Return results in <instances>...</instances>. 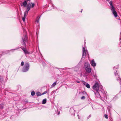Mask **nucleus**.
Returning a JSON list of instances; mask_svg holds the SVG:
<instances>
[{"instance_id": "nucleus-11", "label": "nucleus", "mask_w": 121, "mask_h": 121, "mask_svg": "<svg viewBox=\"0 0 121 121\" xmlns=\"http://www.w3.org/2000/svg\"><path fill=\"white\" fill-rule=\"evenodd\" d=\"M98 86V87H99L98 91H103V86L102 85H100L99 84Z\"/></svg>"}, {"instance_id": "nucleus-9", "label": "nucleus", "mask_w": 121, "mask_h": 121, "mask_svg": "<svg viewBox=\"0 0 121 121\" xmlns=\"http://www.w3.org/2000/svg\"><path fill=\"white\" fill-rule=\"evenodd\" d=\"M31 4L30 3L28 4L26 6L27 8L26 11L27 12H28V11L30 10L31 8Z\"/></svg>"}, {"instance_id": "nucleus-43", "label": "nucleus", "mask_w": 121, "mask_h": 121, "mask_svg": "<svg viewBox=\"0 0 121 121\" xmlns=\"http://www.w3.org/2000/svg\"><path fill=\"white\" fill-rule=\"evenodd\" d=\"M81 12H82V11H81Z\"/></svg>"}, {"instance_id": "nucleus-12", "label": "nucleus", "mask_w": 121, "mask_h": 121, "mask_svg": "<svg viewBox=\"0 0 121 121\" xmlns=\"http://www.w3.org/2000/svg\"><path fill=\"white\" fill-rule=\"evenodd\" d=\"M83 84L87 88H90V85L86 83L85 82H84Z\"/></svg>"}, {"instance_id": "nucleus-3", "label": "nucleus", "mask_w": 121, "mask_h": 121, "mask_svg": "<svg viewBox=\"0 0 121 121\" xmlns=\"http://www.w3.org/2000/svg\"><path fill=\"white\" fill-rule=\"evenodd\" d=\"M109 3L110 5L111 6L110 9L111 10L113 14L114 15V16L115 17H117V13L115 11L114 8L112 5V1H110Z\"/></svg>"}, {"instance_id": "nucleus-40", "label": "nucleus", "mask_w": 121, "mask_h": 121, "mask_svg": "<svg viewBox=\"0 0 121 121\" xmlns=\"http://www.w3.org/2000/svg\"><path fill=\"white\" fill-rule=\"evenodd\" d=\"M120 44H121V42H120Z\"/></svg>"}, {"instance_id": "nucleus-28", "label": "nucleus", "mask_w": 121, "mask_h": 121, "mask_svg": "<svg viewBox=\"0 0 121 121\" xmlns=\"http://www.w3.org/2000/svg\"><path fill=\"white\" fill-rule=\"evenodd\" d=\"M47 91H45L43 93H42V95H44V94H45L47 93Z\"/></svg>"}, {"instance_id": "nucleus-42", "label": "nucleus", "mask_w": 121, "mask_h": 121, "mask_svg": "<svg viewBox=\"0 0 121 121\" xmlns=\"http://www.w3.org/2000/svg\"><path fill=\"white\" fill-rule=\"evenodd\" d=\"M81 12H82V11H81Z\"/></svg>"}, {"instance_id": "nucleus-17", "label": "nucleus", "mask_w": 121, "mask_h": 121, "mask_svg": "<svg viewBox=\"0 0 121 121\" xmlns=\"http://www.w3.org/2000/svg\"><path fill=\"white\" fill-rule=\"evenodd\" d=\"M117 80L118 81H120L121 80V78L119 77L118 75H117Z\"/></svg>"}, {"instance_id": "nucleus-4", "label": "nucleus", "mask_w": 121, "mask_h": 121, "mask_svg": "<svg viewBox=\"0 0 121 121\" xmlns=\"http://www.w3.org/2000/svg\"><path fill=\"white\" fill-rule=\"evenodd\" d=\"M29 64L27 63H25L22 69V72H27L29 69Z\"/></svg>"}, {"instance_id": "nucleus-10", "label": "nucleus", "mask_w": 121, "mask_h": 121, "mask_svg": "<svg viewBox=\"0 0 121 121\" xmlns=\"http://www.w3.org/2000/svg\"><path fill=\"white\" fill-rule=\"evenodd\" d=\"M27 2L26 0H25L23 2L22 4H21V6H24L25 7H26L27 5Z\"/></svg>"}, {"instance_id": "nucleus-25", "label": "nucleus", "mask_w": 121, "mask_h": 121, "mask_svg": "<svg viewBox=\"0 0 121 121\" xmlns=\"http://www.w3.org/2000/svg\"><path fill=\"white\" fill-rule=\"evenodd\" d=\"M118 68V66H114L113 68V69H117Z\"/></svg>"}, {"instance_id": "nucleus-27", "label": "nucleus", "mask_w": 121, "mask_h": 121, "mask_svg": "<svg viewBox=\"0 0 121 121\" xmlns=\"http://www.w3.org/2000/svg\"><path fill=\"white\" fill-rule=\"evenodd\" d=\"M52 7H53V9H57L56 8V7H55L54 6V5L52 4Z\"/></svg>"}, {"instance_id": "nucleus-35", "label": "nucleus", "mask_w": 121, "mask_h": 121, "mask_svg": "<svg viewBox=\"0 0 121 121\" xmlns=\"http://www.w3.org/2000/svg\"><path fill=\"white\" fill-rule=\"evenodd\" d=\"M60 112H58V113H57V114L58 115L60 114Z\"/></svg>"}, {"instance_id": "nucleus-32", "label": "nucleus", "mask_w": 121, "mask_h": 121, "mask_svg": "<svg viewBox=\"0 0 121 121\" xmlns=\"http://www.w3.org/2000/svg\"><path fill=\"white\" fill-rule=\"evenodd\" d=\"M76 82L77 83H80V82L79 81H76Z\"/></svg>"}, {"instance_id": "nucleus-16", "label": "nucleus", "mask_w": 121, "mask_h": 121, "mask_svg": "<svg viewBox=\"0 0 121 121\" xmlns=\"http://www.w3.org/2000/svg\"><path fill=\"white\" fill-rule=\"evenodd\" d=\"M56 82H54L53 84L51 85V87H53L54 86H55L56 84Z\"/></svg>"}, {"instance_id": "nucleus-8", "label": "nucleus", "mask_w": 121, "mask_h": 121, "mask_svg": "<svg viewBox=\"0 0 121 121\" xmlns=\"http://www.w3.org/2000/svg\"><path fill=\"white\" fill-rule=\"evenodd\" d=\"M90 63L92 66L93 67H94L96 66V63L95 62L94 59H92L91 61L90 62Z\"/></svg>"}, {"instance_id": "nucleus-18", "label": "nucleus", "mask_w": 121, "mask_h": 121, "mask_svg": "<svg viewBox=\"0 0 121 121\" xmlns=\"http://www.w3.org/2000/svg\"><path fill=\"white\" fill-rule=\"evenodd\" d=\"M28 12H27L26 11V12L24 13V17H26V16H27V15Z\"/></svg>"}, {"instance_id": "nucleus-5", "label": "nucleus", "mask_w": 121, "mask_h": 121, "mask_svg": "<svg viewBox=\"0 0 121 121\" xmlns=\"http://www.w3.org/2000/svg\"><path fill=\"white\" fill-rule=\"evenodd\" d=\"M28 37L27 35H25L22 38V45L25 46H26L25 43L27 41Z\"/></svg>"}, {"instance_id": "nucleus-37", "label": "nucleus", "mask_w": 121, "mask_h": 121, "mask_svg": "<svg viewBox=\"0 0 121 121\" xmlns=\"http://www.w3.org/2000/svg\"><path fill=\"white\" fill-rule=\"evenodd\" d=\"M120 84L121 85V80L120 81Z\"/></svg>"}, {"instance_id": "nucleus-7", "label": "nucleus", "mask_w": 121, "mask_h": 121, "mask_svg": "<svg viewBox=\"0 0 121 121\" xmlns=\"http://www.w3.org/2000/svg\"><path fill=\"white\" fill-rule=\"evenodd\" d=\"M21 49L23 50V51L24 52V53L25 55H26L27 54H29V52H28V51L27 50V49L24 48H21Z\"/></svg>"}, {"instance_id": "nucleus-39", "label": "nucleus", "mask_w": 121, "mask_h": 121, "mask_svg": "<svg viewBox=\"0 0 121 121\" xmlns=\"http://www.w3.org/2000/svg\"><path fill=\"white\" fill-rule=\"evenodd\" d=\"M120 40H121V38L120 39Z\"/></svg>"}, {"instance_id": "nucleus-22", "label": "nucleus", "mask_w": 121, "mask_h": 121, "mask_svg": "<svg viewBox=\"0 0 121 121\" xmlns=\"http://www.w3.org/2000/svg\"><path fill=\"white\" fill-rule=\"evenodd\" d=\"M104 117L106 119L108 118V116L106 114H105L104 115Z\"/></svg>"}, {"instance_id": "nucleus-21", "label": "nucleus", "mask_w": 121, "mask_h": 121, "mask_svg": "<svg viewBox=\"0 0 121 121\" xmlns=\"http://www.w3.org/2000/svg\"><path fill=\"white\" fill-rule=\"evenodd\" d=\"M35 92L34 91H32L31 93V95L32 96H33L35 95Z\"/></svg>"}, {"instance_id": "nucleus-19", "label": "nucleus", "mask_w": 121, "mask_h": 121, "mask_svg": "<svg viewBox=\"0 0 121 121\" xmlns=\"http://www.w3.org/2000/svg\"><path fill=\"white\" fill-rule=\"evenodd\" d=\"M114 73L115 75L116 76V77H117V75H118L117 72V71L116 70L114 72Z\"/></svg>"}, {"instance_id": "nucleus-24", "label": "nucleus", "mask_w": 121, "mask_h": 121, "mask_svg": "<svg viewBox=\"0 0 121 121\" xmlns=\"http://www.w3.org/2000/svg\"><path fill=\"white\" fill-rule=\"evenodd\" d=\"M26 17H22V20L23 21V22H24L25 21V19L26 18Z\"/></svg>"}, {"instance_id": "nucleus-38", "label": "nucleus", "mask_w": 121, "mask_h": 121, "mask_svg": "<svg viewBox=\"0 0 121 121\" xmlns=\"http://www.w3.org/2000/svg\"><path fill=\"white\" fill-rule=\"evenodd\" d=\"M30 0H27V1H30Z\"/></svg>"}, {"instance_id": "nucleus-14", "label": "nucleus", "mask_w": 121, "mask_h": 121, "mask_svg": "<svg viewBox=\"0 0 121 121\" xmlns=\"http://www.w3.org/2000/svg\"><path fill=\"white\" fill-rule=\"evenodd\" d=\"M90 76H92L95 79L96 78V76L95 74H92V73H91V74L90 75Z\"/></svg>"}, {"instance_id": "nucleus-15", "label": "nucleus", "mask_w": 121, "mask_h": 121, "mask_svg": "<svg viewBox=\"0 0 121 121\" xmlns=\"http://www.w3.org/2000/svg\"><path fill=\"white\" fill-rule=\"evenodd\" d=\"M36 94L37 96H39L42 95V94H41V93L39 92H37L36 93Z\"/></svg>"}, {"instance_id": "nucleus-1", "label": "nucleus", "mask_w": 121, "mask_h": 121, "mask_svg": "<svg viewBox=\"0 0 121 121\" xmlns=\"http://www.w3.org/2000/svg\"><path fill=\"white\" fill-rule=\"evenodd\" d=\"M98 86V83L96 82L93 86V89L96 97L97 98H99L101 97L104 94L102 91H98L99 88Z\"/></svg>"}, {"instance_id": "nucleus-29", "label": "nucleus", "mask_w": 121, "mask_h": 121, "mask_svg": "<svg viewBox=\"0 0 121 121\" xmlns=\"http://www.w3.org/2000/svg\"><path fill=\"white\" fill-rule=\"evenodd\" d=\"M40 16L39 17V18L37 20V21H36V22L37 23H38L39 22V19H40Z\"/></svg>"}, {"instance_id": "nucleus-20", "label": "nucleus", "mask_w": 121, "mask_h": 121, "mask_svg": "<svg viewBox=\"0 0 121 121\" xmlns=\"http://www.w3.org/2000/svg\"><path fill=\"white\" fill-rule=\"evenodd\" d=\"M30 4H31V8H33L34 6L35 5V4L34 3H31Z\"/></svg>"}, {"instance_id": "nucleus-34", "label": "nucleus", "mask_w": 121, "mask_h": 121, "mask_svg": "<svg viewBox=\"0 0 121 121\" xmlns=\"http://www.w3.org/2000/svg\"><path fill=\"white\" fill-rule=\"evenodd\" d=\"M23 31L24 32L25 31V29H24V28L23 29Z\"/></svg>"}, {"instance_id": "nucleus-13", "label": "nucleus", "mask_w": 121, "mask_h": 121, "mask_svg": "<svg viewBox=\"0 0 121 121\" xmlns=\"http://www.w3.org/2000/svg\"><path fill=\"white\" fill-rule=\"evenodd\" d=\"M47 99H44L42 101V104H45L46 103Z\"/></svg>"}, {"instance_id": "nucleus-26", "label": "nucleus", "mask_w": 121, "mask_h": 121, "mask_svg": "<svg viewBox=\"0 0 121 121\" xmlns=\"http://www.w3.org/2000/svg\"><path fill=\"white\" fill-rule=\"evenodd\" d=\"M81 99H85V97L84 96H83L81 98Z\"/></svg>"}, {"instance_id": "nucleus-31", "label": "nucleus", "mask_w": 121, "mask_h": 121, "mask_svg": "<svg viewBox=\"0 0 121 121\" xmlns=\"http://www.w3.org/2000/svg\"><path fill=\"white\" fill-rule=\"evenodd\" d=\"M83 94H86V93L84 91L82 92Z\"/></svg>"}, {"instance_id": "nucleus-6", "label": "nucleus", "mask_w": 121, "mask_h": 121, "mask_svg": "<svg viewBox=\"0 0 121 121\" xmlns=\"http://www.w3.org/2000/svg\"><path fill=\"white\" fill-rule=\"evenodd\" d=\"M87 53V51L86 49L84 46L82 48V57L85 58L86 57V54Z\"/></svg>"}, {"instance_id": "nucleus-2", "label": "nucleus", "mask_w": 121, "mask_h": 121, "mask_svg": "<svg viewBox=\"0 0 121 121\" xmlns=\"http://www.w3.org/2000/svg\"><path fill=\"white\" fill-rule=\"evenodd\" d=\"M90 66V64L88 62L86 61L85 62L84 67L86 72L88 73H91L92 70Z\"/></svg>"}, {"instance_id": "nucleus-23", "label": "nucleus", "mask_w": 121, "mask_h": 121, "mask_svg": "<svg viewBox=\"0 0 121 121\" xmlns=\"http://www.w3.org/2000/svg\"><path fill=\"white\" fill-rule=\"evenodd\" d=\"M24 65V62L23 61H22L21 62V66H22L23 65Z\"/></svg>"}, {"instance_id": "nucleus-41", "label": "nucleus", "mask_w": 121, "mask_h": 121, "mask_svg": "<svg viewBox=\"0 0 121 121\" xmlns=\"http://www.w3.org/2000/svg\"><path fill=\"white\" fill-rule=\"evenodd\" d=\"M120 46H121V45H120Z\"/></svg>"}, {"instance_id": "nucleus-33", "label": "nucleus", "mask_w": 121, "mask_h": 121, "mask_svg": "<svg viewBox=\"0 0 121 121\" xmlns=\"http://www.w3.org/2000/svg\"><path fill=\"white\" fill-rule=\"evenodd\" d=\"M117 96H115L113 98V99H115V98H117Z\"/></svg>"}, {"instance_id": "nucleus-36", "label": "nucleus", "mask_w": 121, "mask_h": 121, "mask_svg": "<svg viewBox=\"0 0 121 121\" xmlns=\"http://www.w3.org/2000/svg\"><path fill=\"white\" fill-rule=\"evenodd\" d=\"M18 48H17L15 49H14L13 50H16L17 49H18Z\"/></svg>"}, {"instance_id": "nucleus-30", "label": "nucleus", "mask_w": 121, "mask_h": 121, "mask_svg": "<svg viewBox=\"0 0 121 121\" xmlns=\"http://www.w3.org/2000/svg\"><path fill=\"white\" fill-rule=\"evenodd\" d=\"M91 117V115H90L89 116L87 117V119H88L90 117Z\"/></svg>"}]
</instances>
